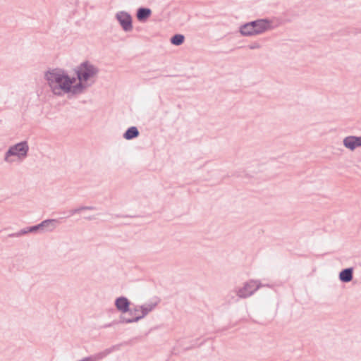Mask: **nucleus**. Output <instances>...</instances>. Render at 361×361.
Listing matches in <instances>:
<instances>
[{"instance_id": "4", "label": "nucleus", "mask_w": 361, "mask_h": 361, "mask_svg": "<svg viewBox=\"0 0 361 361\" xmlns=\"http://www.w3.org/2000/svg\"><path fill=\"white\" fill-rule=\"evenodd\" d=\"M261 286L262 283L258 281L250 280L243 283V287L235 290L238 298H247L252 295Z\"/></svg>"}, {"instance_id": "1", "label": "nucleus", "mask_w": 361, "mask_h": 361, "mask_svg": "<svg viewBox=\"0 0 361 361\" xmlns=\"http://www.w3.org/2000/svg\"><path fill=\"white\" fill-rule=\"evenodd\" d=\"M44 78L54 95L61 96L66 93L65 69L61 68H49L44 72Z\"/></svg>"}, {"instance_id": "6", "label": "nucleus", "mask_w": 361, "mask_h": 361, "mask_svg": "<svg viewBox=\"0 0 361 361\" xmlns=\"http://www.w3.org/2000/svg\"><path fill=\"white\" fill-rule=\"evenodd\" d=\"M116 19L125 32L133 30V18L129 13L124 11H118L116 14Z\"/></svg>"}, {"instance_id": "3", "label": "nucleus", "mask_w": 361, "mask_h": 361, "mask_svg": "<svg viewBox=\"0 0 361 361\" xmlns=\"http://www.w3.org/2000/svg\"><path fill=\"white\" fill-rule=\"evenodd\" d=\"M29 146L27 141L20 142L13 146H11L5 153L4 161L6 162H11L9 159L10 157L16 156L20 159H25L27 156Z\"/></svg>"}, {"instance_id": "19", "label": "nucleus", "mask_w": 361, "mask_h": 361, "mask_svg": "<svg viewBox=\"0 0 361 361\" xmlns=\"http://www.w3.org/2000/svg\"><path fill=\"white\" fill-rule=\"evenodd\" d=\"M139 311L140 310L138 306H135L134 308L130 307V311L126 312L128 315V317H134L135 316H140V314H137Z\"/></svg>"}, {"instance_id": "23", "label": "nucleus", "mask_w": 361, "mask_h": 361, "mask_svg": "<svg viewBox=\"0 0 361 361\" xmlns=\"http://www.w3.org/2000/svg\"><path fill=\"white\" fill-rule=\"evenodd\" d=\"M193 342H194V343L192 344L190 346L185 348V350L192 349V348H193L195 347L200 346V345H201L203 343V342H202L200 344H197V340H195Z\"/></svg>"}, {"instance_id": "26", "label": "nucleus", "mask_w": 361, "mask_h": 361, "mask_svg": "<svg viewBox=\"0 0 361 361\" xmlns=\"http://www.w3.org/2000/svg\"><path fill=\"white\" fill-rule=\"evenodd\" d=\"M8 238H18V232L10 233L7 235Z\"/></svg>"}, {"instance_id": "7", "label": "nucleus", "mask_w": 361, "mask_h": 361, "mask_svg": "<svg viewBox=\"0 0 361 361\" xmlns=\"http://www.w3.org/2000/svg\"><path fill=\"white\" fill-rule=\"evenodd\" d=\"M59 222V219H45L37 225L29 226V230L31 233H37L38 231H44L45 230L52 231L56 227Z\"/></svg>"}, {"instance_id": "8", "label": "nucleus", "mask_w": 361, "mask_h": 361, "mask_svg": "<svg viewBox=\"0 0 361 361\" xmlns=\"http://www.w3.org/2000/svg\"><path fill=\"white\" fill-rule=\"evenodd\" d=\"M130 301L126 296H120L116 298L114 305L116 310L121 312V315H124L127 312L130 311Z\"/></svg>"}, {"instance_id": "5", "label": "nucleus", "mask_w": 361, "mask_h": 361, "mask_svg": "<svg viewBox=\"0 0 361 361\" xmlns=\"http://www.w3.org/2000/svg\"><path fill=\"white\" fill-rule=\"evenodd\" d=\"M157 303H149L138 306L139 310L141 312L140 316H135L134 317H127L126 315H120L119 322L118 323H134L137 322L139 320L144 318L149 312L152 311L157 306Z\"/></svg>"}, {"instance_id": "21", "label": "nucleus", "mask_w": 361, "mask_h": 361, "mask_svg": "<svg viewBox=\"0 0 361 361\" xmlns=\"http://www.w3.org/2000/svg\"><path fill=\"white\" fill-rule=\"evenodd\" d=\"M250 49H257L261 48V44L257 42H254L248 45Z\"/></svg>"}, {"instance_id": "20", "label": "nucleus", "mask_w": 361, "mask_h": 361, "mask_svg": "<svg viewBox=\"0 0 361 361\" xmlns=\"http://www.w3.org/2000/svg\"><path fill=\"white\" fill-rule=\"evenodd\" d=\"M29 233H31L30 231L29 230V226L20 229L19 231H18V234L19 237H20L23 235L27 234Z\"/></svg>"}, {"instance_id": "24", "label": "nucleus", "mask_w": 361, "mask_h": 361, "mask_svg": "<svg viewBox=\"0 0 361 361\" xmlns=\"http://www.w3.org/2000/svg\"><path fill=\"white\" fill-rule=\"evenodd\" d=\"M259 21H260V19H257L255 20L248 22L247 23L250 24V25L254 29Z\"/></svg>"}, {"instance_id": "25", "label": "nucleus", "mask_w": 361, "mask_h": 361, "mask_svg": "<svg viewBox=\"0 0 361 361\" xmlns=\"http://www.w3.org/2000/svg\"><path fill=\"white\" fill-rule=\"evenodd\" d=\"M118 322H119V320H118V321H113L111 323L106 324H105L104 326L105 328L110 327V326H113L114 324H118Z\"/></svg>"}, {"instance_id": "11", "label": "nucleus", "mask_w": 361, "mask_h": 361, "mask_svg": "<svg viewBox=\"0 0 361 361\" xmlns=\"http://www.w3.org/2000/svg\"><path fill=\"white\" fill-rule=\"evenodd\" d=\"M272 28L271 21L268 18H260V21L253 29L255 35L262 34Z\"/></svg>"}, {"instance_id": "15", "label": "nucleus", "mask_w": 361, "mask_h": 361, "mask_svg": "<svg viewBox=\"0 0 361 361\" xmlns=\"http://www.w3.org/2000/svg\"><path fill=\"white\" fill-rule=\"evenodd\" d=\"M243 36H253L255 35L253 28L247 23L242 25L239 30Z\"/></svg>"}, {"instance_id": "12", "label": "nucleus", "mask_w": 361, "mask_h": 361, "mask_svg": "<svg viewBox=\"0 0 361 361\" xmlns=\"http://www.w3.org/2000/svg\"><path fill=\"white\" fill-rule=\"evenodd\" d=\"M152 10L147 7H140L136 11V18L140 23H145L152 16Z\"/></svg>"}, {"instance_id": "10", "label": "nucleus", "mask_w": 361, "mask_h": 361, "mask_svg": "<svg viewBox=\"0 0 361 361\" xmlns=\"http://www.w3.org/2000/svg\"><path fill=\"white\" fill-rule=\"evenodd\" d=\"M78 82L71 87L69 90L66 91V94H72L74 95L82 94L85 90L92 85V83H89L85 80L78 79Z\"/></svg>"}, {"instance_id": "27", "label": "nucleus", "mask_w": 361, "mask_h": 361, "mask_svg": "<svg viewBox=\"0 0 361 361\" xmlns=\"http://www.w3.org/2000/svg\"><path fill=\"white\" fill-rule=\"evenodd\" d=\"M85 219L88 220V221H92V220L95 219V218L94 216H90L85 217Z\"/></svg>"}, {"instance_id": "9", "label": "nucleus", "mask_w": 361, "mask_h": 361, "mask_svg": "<svg viewBox=\"0 0 361 361\" xmlns=\"http://www.w3.org/2000/svg\"><path fill=\"white\" fill-rule=\"evenodd\" d=\"M344 147L351 151L361 147V136L349 135L343 140Z\"/></svg>"}, {"instance_id": "22", "label": "nucleus", "mask_w": 361, "mask_h": 361, "mask_svg": "<svg viewBox=\"0 0 361 361\" xmlns=\"http://www.w3.org/2000/svg\"><path fill=\"white\" fill-rule=\"evenodd\" d=\"M114 217L116 218H135L137 216L135 215H129V214H114Z\"/></svg>"}, {"instance_id": "17", "label": "nucleus", "mask_w": 361, "mask_h": 361, "mask_svg": "<svg viewBox=\"0 0 361 361\" xmlns=\"http://www.w3.org/2000/svg\"><path fill=\"white\" fill-rule=\"evenodd\" d=\"M185 36L182 34H175L171 39L170 42L175 46H180L184 43Z\"/></svg>"}, {"instance_id": "28", "label": "nucleus", "mask_w": 361, "mask_h": 361, "mask_svg": "<svg viewBox=\"0 0 361 361\" xmlns=\"http://www.w3.org/2000/svg\"><path fill=\"white\" fill-rule=\"evenodd\" d=\"M232 299H233L235 302L238 301V299H235L234 297H232Z\"/></svg>"}, {"instance_id": "13", "label": "nucleus", "mask_w": 361, "mask_h": 361, "mask_svg": "<svg viewBox=\"0 0 361 361\" xmlns=\"http://www.w3.org/2000/svg\"><path fill=\"white\" fill-rule=\"evenodd\" d=\"M338 278L343 283H349L353 279V268L348 267L342 269L339 273Z\"/></svg>"}, {"instance_id": "2", "label": "nucleus", "mask_w": 361, "mask_h": 361, "mask_svg": "<svg viewBox=\"0 0 361 361\" xmlns=\"http://www.w3.org/2000/svg\"><path fill=\"white\" fill-rule=\"evenodd\" d=\"M74 72L78 79L89 82L92 78L98 74L99 68L89 61H85L74 68Z\"/></svg>"}, {"instance_id": "16", "label": "nucleus", "mask_w": 361, "mask_h": 361, "mask_svg": "<svg viewBox=\"0 0 361 361\" xmlns=\"http://www.w3.org/2000/svg\"><path fill=\"white\" fill-rule=\"evenodd\" d=\"M65 80L66 85V91L69 90L72 86L75 84L76 80H78V76H71L68 75L67 71L65 70Z\"/></svg>"}, {"instance_id": "18", "label": "nucleus", "mask_w": 361, "mask_h": 361, "mask_svg": "<svg viewBox=\"0 0 361 361\" xmlns=\"http://www.w3.org/2000/svg\"><path fill=\"white\" fill-rule=\"evenodd\" d=\"M96 209H97V208L94 206H80L78 208L73 209L70 210L69 215H68L66 217H70L74 214H78L81 211H84V210L93 211V210H96Z\"/></svg>"}, {"instance_id": "14", "label": "nucleus", "mask_w": 361, "mask_h": 361, "mask_svg": "<svg viewBox=\"0 0 361 361\" xmlns=\"http://www.w3.org/2000/svg\"><path fill=\"white\" fill-rule=\"evenodd\" d=\"M140 132L136 126L129 127L123 133V137L127 140H130L137 137Z\"/></svg>"}]
</instances>
